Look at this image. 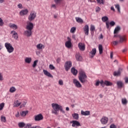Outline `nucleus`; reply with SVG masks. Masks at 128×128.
I'll list each match as a JSON object with an SVG mask.
<instances>
[{
	"label": "nucleus",
	"mask_w": 128,
	"mask_h": 128,
	"mask_svg": "<svg viewBox=\"0 0 128 128\" xmlns=\"http://www.w3.org/2000/svg\"><path fill=\"white\" fill-rule=\"evenodd\" d=\"M2 50V43H0V50Z\"/></svg>",
	"instance_id": "nucleus-60"
},
{
	"label": "nucleus",
	"mask_w": 128,
	"mask_h": 128,
	"mask_svg": "<svg viewBox=\"0 0 128 128\" xmlns=\"http://www.w3.org/2000/svg\"><path fill=\"white\" fill-rule=\"evenodd\" d=\"M122 102L123 104L126 106L128 104V100L126 98H123L122 99Z\"/></svg>",
	"instance_id": "nucleus-33"
},
{
	"label": "nucleus",
	"mask_w": 128,
	"mask_h": 128,
	"mask_svg": "<svg viewBox=\"0 0 128 128\" xmlns=\"http://www.w3.org/2000/svg\"><path fill=\"white\" fill-rule=\"evenodd\" d=\"M34 118L35 122H40V120H44V116H42V114L35 116Z\"/></svg>",
	"instance_id": "nucleus-10"
},
{
	"label": "nucleus",
	"mask_w": 128,
	"mask_h": 128,
	"mask_svg": "<svg viewBox=\"0 0 128 128\" xmlns=\"http://www.w3.org/2000/svg\"><path fill=\"white\" fill-rule=\"evenodd\" d=\"M4 103H2L0 104V110H2V108H4Z\"/></svg>",
	"instance_id": "nucleus-47"
},
{
	"label": "nucleus",
	"mask_w": 128,
	"mask_h": 128,
	"mask_svg": "<svg viewBox=\"0 0 128 128\" xmlns=\"http://www.w3.org/2000/svg\"><path fill=\"white\" fill-rule=\"evenodd\" d=\"M128 51L127 48H124V50H122V52H126Z\"/></svg>",
	"instance_id": "nucleus-62"
},
{
	"label": "nucleus",
	"mask_w": 128,
	"mask_h": 128,
	"mask_svg": "<svg viewBox=\"0 0 128 128\" xmlns=\"http://www.w3.org/2000/svg\"><path fill=\"white\" fill-rule=\"evenodd\" d=\"M24 128H42V127L39 126H32V124H28L25 126Z\"/></svg>",
	"instance_id": "nucleus-18"
},
{
	"label": "nucleus",
	"mask_w": 128,
	"mask_h": 128,
	"mask_svg": "<svg viewBox=\"0 0 128 128\" xmlns=\"http://www.w3.org/2000/svg\"><path fill=\"white\" fill-rule=\"evenodd\" d=\"M110 128H116V126L114 125V124H112L110 126Z\"/></svg>",
	"instance_id": "nucleus-54"
},
{
	"label": "nucleus",
	"mask_w": 128,
	"mask_h": 128,
	"mask_svg": "<svg viewBox=\"0 0 128 128\" xmlns=\"http://www.w3.org/2000/svg\"><path fill=\"white\" fill-rule=\"evenodd\" d=\"M84 30V34L86 36H88V32H90V28L88 27V25L86 24L84 26V28H83Z\"/></svg>",
	"instance_id": "nucleus-14"
},
{
	"label": "nucleus",
	"mask_w": 128,
	"mask_h": 128,
	"mask_svg": "<svg viewBox=\"0 0 128 128\" xmlns=\"http://www.w3.org/2000/svg\"><path fill=\"white\" fill-rule=\"evenodd\" d=\"M72 62L70 61H68L65 62V64L64 66V68H65V70H66V72H68V70H70V68H72Z\"/></svg>",
	"instance_id": "nucleus-6"
},
{
	"label": "nucleus",
	"mask_w": 128,
	"mask_h": 128,
	"mask_svg": "<svg viewBox=\"0 0 128 128\" xmlns=\"http://www.w3.org/2000/svg\"><path fill=\"white\" fill-rule=\"evenodd\" d=\"M28 113V111H22L20 112V116L24 118V116H26Z\"/></svg>",
	"instance_id": "nucleus-27"
},
{
	"label": "nucleus",
	"mask_w": 128,
	"mask_h": 128,
	"mask_svg": "<svg viewBox=\"0 0 128 128\" xmlns=\"http://www.w3.org/2000/svg\"><path fill=\"white\" fill-rule=\"evenodd\" d=\"M125 82H126V83L128 82V78H126L125 79Z\"/></svg>",
	"instance_id": "nucleus-64"
},
{
	"label": "nucleus",
	"mask_w": 128,
	"mask_h": 128,
	"mask_svg": "<svg viewBox=\"0 0 128 128\" xmlns=\"http://www.w3.org/2000/svg\"><path fill=\"white\" fill-rule=\"evenodd\" d=\"M102 20L103 22H106V28H110V23L108 22V18L106 16H103L102 18Z\"/></svg>",
	"instance_id": "nucleus-7"
},
{
	"label": "nucleus",
	"mask_w": 128,
	"mask_h": 128,
	"mask_svg": "<svg viewBox=\"0 0 128 128\" xmlns=\"http://www.w3.org/2000/svg\"><path fill=\"white\" fill-rule=\"evenodd\" d=\"M110 58H114V52H111L110 54Z\"/></svg>",
	"instance_id": "nucleus-58"
},
{
	"label": "nucleus",
	"mask_w": 128,
	"mask_h": 128,
	"mask_svg": "<svg viewBox=\"0 0 128 128\" xmlns=\"http://www.w3.org/2000/svg\"><path fill=\"white\" fill-rule=\"evenodd\" d=\"M81 114L82 116H90V111H86L81 110Z\"/></svg>",
	"instance_id": "nucleus-25"
},
{
	"label": "nucleus",
	"mask_w": 128,
	"mask_h": 128,
	"mask_svg": "<svg viewBox=\"0 0 128 128\" xmlns=\"http://www.w3.org/2000/svg\"><path fill=\"white\" fill-rule=\"evenodd\" d=\"M38 60H36L34 61L33 64L32 65V66L34 68L36 66L38 65Z\"/></svg>",
	"instance_id": "nucleus-40"
},
{
	"label": "nucleus",
	"mask_w": 128,
	"mask_h": 128,
	"mask_svg": "<svg viewBox=\"0 0 128 128\" xmlns=\"http://www.w3.org/2000/svg\"><path fill=\"white\" fill-rule=\"evenodd\" d=\"M73 84H74L75 86H76V88H80L82 86L80 82L76 79H73Z\"/></svg>",
	"instance_id": "nucleus-12"
},
{
	"label": "nucleus",
	"mask_w": 128,
	"mask_h": 128,
	"mask_svg": "<svg viewBox=\"0 0 128 128\" xmlns=\"http://www.w3.org/2000/svg\"><path fill=\"white\" fill-rule=\"evenodd\" d=\"M100 10V8L98 6H97L96 8V12H98Z\"/></svg>",
	"instance_id": "nucleus-52"
},
{
	"label": "nucleus",
	"mask_w": 128,
	"mask_h": 128,
	"mask_svg": "<svg viewBox=\"0 0 128 128\" xmlns=\"http://www.w3.org/2000/svg\"><path fill=\"white\" fill-rule=\"evenodd\" d=\"M24 62L26 64H30V62H32V58H26L24 60Z\"/></svg>",
	"instance_id": "nucleus-31"
},
{
	"label": "nucleus",
	"mask_w": 128,
	"mask_h": 128,
	"mask_svg": "<svg viewBox=\"0 0 128 128\" xmlns=\"http://www.w3.org/2000/svg\"><path fill=\"white\" fill-rule=\"evenodd\" d=\"M76 60H78V62H80L82 60V57L80 56V54H78L76 55Z\"/></svg>",
	"instance_id": "nucleus-28"
},
{
	"label": "nucleus",
	"mask_w": 128,
	"mask_h": 128,
	"mask_svg": "<svg viewBox=\"0 0 128 128\" xmlns=\"http://www.w3.org/2000/svg\"><path fill=\"white\" fill-rule=\"evenodd\" d=\"M52 112L54 114H58V112L60 110L62 114H66L62 106L58 104L52 103Z\"/></svg>",
	"instance_id": "nucleus-1"
},
{
	"label": "nucleus",
	"mask_w": 128,
	"mask_h": 128,
	"mask_svg": "<svg viewBox=\"0 0 128 128\" xmlns=\"http://www.w3.org/2000/svg\"><path fill=\"white\" fill-rule=\"evenodd\" d=\"M114 76H120L121 73L120 72H119L118 70V71H115L114 74H113Z\"/></svg>",
	"instance_id": "nucleus-35"
},
{
	"label": "nucleus",
	"mask_w": 128,
	"mask_h": 128,
	"mask_svg": "<svg viewBox=\"0 0 128 128\" xmlns=\"http://www.w3.org/2000/svg\"><path fill=\"white\" fill-rule=\"evenodd\" d=\"M0 80H4V78L2 77V75L0 72Z\"/></svg>",
	"instance_id": "nucleus-57"
},
{
	"label": "nucleus",
	"mask_w": 128,
	"mask_h": 128,
	"mask_svg": "<svg viewBox=\"0 0 128 128\" xmlns=\"http://www.w3.org/2000/svg\"><path fill=\"white\" fill-rule=\"evenodd\" d=\"M18 126L19 128H24V126L26 124H24V122H20L18 123Z\"/></svg>",
	"instance_id": "nucleus-43"
},
{
	"label": "nucleus",
	"mask_w": 128,
	"mask_h": 128,
	"mask_svg": "<svg viewBox=\"0 0 128 128\" xmlns=\"http://www.w3.org/2000/svg\"><path fill=\"white\" fill-rule=\"evenodd\" d=\"M10 34H12V38H14V40H18V32H16L14 30L10 32Z\"/></svg>",
	"instance_id": "nucleus-13"
},
{
	"label": "nucleus",
	"mask_w": 128,
	"mask_h": 128,
	"mask_svg": "<svg viewBox=\"0 0 128 128\" xmlns=\"http://www.w3.org/2000/svg\"><path fill=\"white\" fill-rule=\"evenodd\" d=\"M110 10H113V12H114V6H112L110 8Z\"/></svg>",
	"instance_id": "nucleus-63"
},
{
	"label": "nucleus",
	"mask_w": 128,
	"mask_h": 128,
	"mask_svg": "<svg viewBox=\"0 0 128 128\" xmlns=\"http://www.w3.org/2000/svg\"><path fill=\"white\" fill-rule=\"evenodd\" d=\"M104 84H106L107 86H112V83L110 81L105 80L104 82Z\"/></svg>",
	"instance_id": "nucleus-32"
},
{
	"label": "nucleus",
	"mask_w": 128,
	"mask_h": 128,
	"mask_svg": "<svg viewBox=\"0 0 128 128\" xmlns=\"http://www.w3.org/2000/svg\"><path fill=\"white\" fill-rule=\"evenodd\" d=\"M16 91V87L14 86H12L10 89V92L12 93H14Z\"/></svg>",
	"instance_id": "nucleus-36"
},
{
	"label": "nucleus",
	"mask_w": 128,
	"mask_h": 128,
	"mask_svg": "<svg viewBox=\"0 0 128 128\" xmlns=\"http://www.w3.org/2000/svg\"><path fill=\"white\" fill-rule=\"evenodd\" d=\"M116 84L118 88H122V86H124V83L122 81H118L116 82Z\"/></svg>",
	"instance_id": "nucleus-21"
},
{
	"label": "nucleus",
	"mask_w": 128,
	"mask_h": 128,
	"mask_svg": "<svg viewBox=\"0 0 128 128\" xmlns=\"http://www.w3.org/2000/svg\"><path fill=\"white\" fill-rule=\"evenodd\" d=\"M109 24H110V26H114L116 24V22H114V21H112L109 23Z\"/></svg>",
	"instance_id": "nucleus-51"
},
{
	"label": "nucleus",
	"mask_w": 128,
	"mask_h": 128,
	"mask_svg": "<svg viewBox=\"0 0 128 128\" xmlns=\"http://www.w3.org/2000/svg\"><path fill=\"white\" fill-rule=\"evenodd\" d=\"M28 14V9L23 10L20 12V16H26Z\"/></svg>",
	"instance_id": "nucleus-17"
},
{
	"label": "nucleus",
	"mask_w": 128,
	"mask_h": 128,
	"mask_svg": "<svg viewBox=\"0 0 128 128\" xmlns=\"http://www.w3.org/2000/svg\"><path fill=\"white\" fill-rule=\"evenodd\" d=\"M118 38H119L118 42L120 44H124V42H126V36L118 35Z\"/></svg>",
	"instance_id": "nucleus-5"
},
{
	"label": "nucleus",
	"mask_w": 128,
	"mask_h": 128,
	"mask_svg": "<svg viewBox=\"0 0 128 128\" xmlns=\"http://www.w3.org/2000/svg\"><path fill=\"white\" fill-rule=\"evenodd\" d=\"M37 50H42V48H44V45L42 44H38L36 46Z\"/></svg>",
	"instance_id": "nucleus-23"
},
{
	"label": "nucleus",
	"mask_w": 128,
	"mask_h": 128,
	"mask_svg": "<svg viewBox=\"0 0 128 128\" xmlns=\"http://www.w3.org/2000/svg\"><path fill=\"white\" fill-rule=\"evenodd\" d=\"M100 38L101 40H102L104 38V36H102V34H100Z\"/></svg>",
	"instance_id": "nucleus-61"
},
{
	"label": "nucleus",
	"mask_w": 128,
	"mask_h": 128,
	"mask_svg": "<svg viewBox=\"0 0 128 128\" xmlns=\"http://www.w3.org/2000/svg\"><path fill=\"white\" fill-rule=\"evenodd\" d=\"M22 104V102H20L18 100H16L14 102V108H18Z\"/></svg>",
	"instance_id": "nucleus-19"
},
{
	"label": "nucleus",
	"mask_w": 128,
	"mask_h": 128,
	"mask_svg": "<svg viewBox=\"0 0 128 128\" xmlns=\"http://www.w3.org/2000/svg\"><path fill=\"white\" fill-rule=\"evenodd\" d=\"M0 120H1V122H6V116H0Z\"/></svg>",
	"instance_id": "nucleus-38"
},
{
	"label": "nucleus",
	"mask_w": 128,
	"mask_h": 128,
	"mask_svg": "<svg viewBox=\"0 0 128 128\" xmlns=\"http://www.w3.org/2000/svg\"><path fill=\"white\" fill-rule=\"evenodd\" d=\"M116 8L118 10V12H120V4H116Z\"/></svg>",
	"instance_id": "nucleus-45"
},
{
	"label": "nucleus",
	"mask_w": 128,
	"mask_h": 128,
	"mask_svg": "<svg viewBox=\"0 0 128 128\" xmlns=\"http://www.w3.org/2000/svg\"><path fill=\"white\" fill-rule=\"evenodd\" d=\"M16 118H20V112H17V114L15 115Z\"/></svg>",
	"instance_id": "nucleus-55"
},
{
	"label": "nucleus",
	"mask_w": 128,
	"mask_h": 128,
	"mask_svg": "<svg viewBox=\"0 0 128 128\" xmlns=\"http://www.w3.org/2000/svg\"><path fill=\"white\" fill-rule=\"evenodd\" d=\"M112 44H113V46H118V44L120 43L119 41H113L112 42Z\"/></svg>",
	"instance_id": "nucleus-44"
},
{
	"label": "nucleus",
	"mask_w": 128,
	"mask_h": 128,
	"mask_svg": "<svg viewBox=\"0 0 128 128\" xmlns=\"http://www.w3.org/2000/svg\"><path fill=\"white\" fill-rule=\"evenodd\" d=\"M4 46L7 50L9 54H12V52H14V48H13L12 45L10 44V43L6 42L4 44Z\"/></svg>",
	"instance_id": "nucleus-4"
},
{
	"label": "nucleus",
	"mask_w": 128,
	"mask_h": 128,
	"mask_svg": "<svg viewBox=\"0 0 128 128\" xmlns=\"http://www.w3.org/2000/svg\"><path fill=\"white\" fill-rule=\"evenodd\" d=\"M70 124H72V126L73 128H77V126H81L80 123L78 120H72L70 122Z\"/></svg>",
	"instance_id": "nucleus-11"
},
{
	"label": "nucleus",
	"mask_w": 128,
	"mask_h": 128,
	"mask_svg": "<svg viewBox=\"0 0 128 128\" xmlns=\"http://www.w3.org/2000/svg\"><path fill=\"white\" fill-rule=\"evenodd\" d=\"M122 70H124V66H121L118 69V71L119 72H122Z\"/></svg>",
	"instance_id": "nucleus-41"
},
{
	"label": "nucleus",
	"mask_w": 128,
	"mask_h": 128,
	"mask_svg": "<svg viewBox=\"0 0 128 128\" xmlns=\"http://www.w3.org/2000/svg\"><path fill=\"white\" fill-rule=\"evenodd\" d=\"M43 72L45 76H48L49 78H52V76L48 70H43Z\"/></svg>",
	"instance_id": "nucleus-20"
},
{
	"label": "nucleus",
	"mask_w": 128,
	"mask_h": 128,
	"mask_svg": "<svg viewBox=\"0 0 128 128\" xmlns=\"http://www.w3.org/2000/svg\"><path fill=\"white\" fill-rule=\"evenodd\" d=\"M98 4H104V0H96Z\"/></svg>",
	"instance_id": "nucleus-46"
},
{
	"label": "nucleus",
	"mask_w": 128,
	"mask_h": 128,
	"mask_svg": "<svg viewBox=\"0 0 128 128\" xmlns=\"http://www.w3.org/2000/svg\"><path fill=\"white\" fill-rule=\"evenodd\" d=\"M76 27H72L70 30V32L72 34H74V33L76 32Z\"/></svg>",
	"instance_id": "nucleus-42"
},
{
	"label": "nucleus",
	"mask_w": 128,
	"mask_h": 128,
	"mask_svg": "<svg viewBox=\"0 0 128 128\" xmlns=\"http://www.w3.org/2000/svg\"><path fill=\"white\" fill-rule=\"evenodd\" d=\"M100 81H98L96 84V86H100Z\"/></svg>",
	"instance_id": "nucleus-59"
},
{
	"label": "nucleus",
	"mask_w": 128,
	"mask_h": 128,
	"mask_svg": "<svg viewBox=\"0 0 128 128\" xmlns=\"http://www.w3.org/2000/svg\"><path fill=\"white\" fill-rule=\"evenodd\" d=\"M72 116L74 118V119L76 120H78V118H80V116H78V114L77 113L72 114Z\"/></svg>",
	"instance_id": "nucleus-26"
},
{
	"label": "nucleus",
	"mask_w": 128,
	"mask_h": 128,
	"mask_svg": "<svg viewBox=\"0 0 128 128\" xmlns=\"http://www.w3.org/2000/svg\"><path fill=\"white\" fill-rule=\"evenodd\" d=\"M76 20L77 22H78L79 24H82V22H84L82 19L80 18L76 17Z\"/></svg>",
	"instance_id": "nucleus-34"
},
{
	"label": "nucleus",
	"mask_w": 128,
	"mask_h": 128,
	"mask_svg": "<svg viewBox=\"0 0 128 128\" xmlns=\"http://www.w3.org/2000/svg\"><path fill=\"white\" fill-rule=\"evenodd\" d=\"M79 74L80 76H78V79L80 82H82V84H84V82H86V78L88 76L82 69H80L79 70Z\"/></svg>",
	"instance_id": "nucleus-2"
},
{
	"label": "nucleus",
	"mask_w": 128,
	"mask_h": 128,
	"mask_svg": "<svg viewBox=\"0 0 128 128\" xmlns=\"http://www.w3.org/2000/svg\"><path fill=\"white\" fill-rule=\"evenodd\" d=\"M9 26L10 28H13V30H16V28H18V26L16 24H9Z\"/></svg>",
	"instance_id": "nucleus-29"
},
{
	"label": "nucleus",
	"mask_w": 128,
	"mask_h": 128,
	"mask_svg": "<svg viewBox=\"0 0 128 128\" xmlns=\"http://www.w3.org/2000/svg\"><path fill=\"white\" fill-rule=\"evenodd\" d=\"M58 84H59L60 86H63V85H64V81H62V80H59V81H58Z\"/></svg>",
	"instance_id": "nucleus-50"
},
{
	"label": "nucleus",
	"mask_w": 128,
	"mask_h": 128,
	"mask_svg": "<svg viewBox=\"0 0 128 128\" xmlns=\"http://www.w3.org/2000/svg\"><path fill=\"white\" fill-rule=\"evenodd\" d=\"M49 68H50L51 70H54V68H54V65H52V64H50V66H49Z\"/></svg>",
	"instance_id": "nucleus-49"
},
{
	"label": "nucleus",
	"mask_w": 128,
	"mask_h": 128,
	"mask_svg": "<svg viewBox=\"0 0 128 128\" xmlns=\"http://www.w3.org/2000/svg\"><path fill=\"white\" fill-rule=\"evenodd\" d=\"M4 21L2 20V19L0 18V26H4Z\"/></svg>",
	"instance_id": "nucleus-48"
},
{
	"label": "nucleus",
	"mask_w": 128,
	"mask_h": 128,
	"mask_svg": "<svg viewBox=\"0 0 128 128\" xmlns=\"http://www.w3.org/2000/svg\"><path fill=\"white\" fill-rule=\"evenodd\" d=\"M18 8H20V10H22V4H19L18 5Z\"/></svg>",
	"instance_id": "nucleus-53"
},
{
	"label": "nucleus",
	"mask_w": 128,
	"mask_h": 128,
	"mask_svg": "<svg viewBox=\"0 0 128 128\" xmlns=\"http://www.w3.org/2000/svg\"><path fill=\"white\" fill-rule=\"evenodd\" d=\"M36 17V13L33 11L30 12L28 18L30 22H32V20H34Z\"/></svg>",
	"instance_id": "nucleus-8"
},
{
	"label": "nucleus",
	"mask_w": 128,
	"mask_h": 128,
	"mask_svg": "<svg viewBox=\"0 0 128 128\" xmlns=\"http://www.w3.org/2000/svg\"><path fill=\"white\" fill-rule=\"evenodd\" d=\"M108 118L107 117H103L100 120V122L102 124H108Z\"/></svg>",
	"instance_id": "nucleus-16"
},
{
	"label": "nucleus",
	"mask_w": 128,
	"mask_h": 128,
	"mask_svg": "<svg viewBox=\"0 0 128 128\" xmlns=\"http://www.w3.org/2000/svg\"><path fill=\"white\" fill-rule=\"evenodd\" d=\"M120 30V26H117L114 30V34H118Z\"/></svg>",
	"instance_id": "nucleus-30"
},
{
	"label": "nucleus",
	"mask_w": 128,
	"mask_h": 128,
	"mask_svg": "<svg viewBox=\"0 0 128 128\" xmlns=\"http://www.w3.org/2000/svg\"><path fill=\"white\" fill-rule=\"evenodd\" d=\"M98 50H99L100 54H102V44H99Z\"/></svg>",
	"instance_id": "nucleus-37"
},
{
	"label": "nucleus",
	"mask_w": 128,
	"mask_h": 128,
	"mask_svg": "<svg viewBox=\"0 0 128 128\" xmlns=\"http://www.w3.org/2000/svg\"><path fill=\"white\" fill-rule=\"evenodd\" d=\"M32 28H34V24L32 22L29 23V24L26 26V30H26L24 32V36H30L32 34Z\"/></svg>",
	"instance_id": "nucleus-3"
},
{
	"label": "nucleus",
	"mask_w": 128,
	"mask_h": 128,
	"mask_svg": "<svg viewBox=\"0 0 128 128\" xmlns=\"http://www.w3.org/2000/svg\"><path fill=\"white\" fill-rule=\"evenodd\" d=\"M68 40L65 42V46L68 48H72V39L70 37L67 38Z\"/></svg>",
	"instance_id": "nucleus-9"
},
{
	"label": "nucleus",
	"mask_w": 128,
	"mask_h": 128,
	"mask_svg": "<svg viewBox=\"0 0 128 128\" xmlns=\"http://www.w3.org/2000/svg\"><path fill=\"white\" fill-rule=\"evenodd\" d=\"M71 72L74 74V76H76V74H78V70H76L74 68H71Z\"/></svg>",
	"instance_id": "nucleus-24"
},
{
	"label": "nucleus",
	"mask_w": 128,
	"mask_h": 128,
	"mask_svg": "<svg viewBox=\"0 0 128 128\" xmlns=\"http://www.w3.org/2000/svg\"><path fill=\"white\" fill-rule=\"evenodd\" d=\"M90 30L92 32H94V30H96V27H94V25L90 26Z\"/></svg>",
	"instance_id": "nucleus-39"
},
{
	"label": "nucleus",
	"mask_w": 128,
	"mask_h": 128,
	"mask_svg": "<svg viewBox=\"0 0 128 128\" xmlns=\"http://www.w3.org/2000/svg\"><path fill=\"white\" fill-rule=\"evenodd\" d=\"M90 54H91L92 56H91V58H94V56H96V49L93 48L92 50L90 52Z\"/></svg>",
	"instance_id": "nucleus-22"
},
{
	"label": "nucleus",
	"mask_w": 128,
	"mask_h": 128,
	"mask_svg": "<svg viewBox=\"0 0 128 128\" xmlns=\"http://www.w3.org/2000/svg\"><path fill=\"white\" fill-rule=\"evenodd\" d=\"M78 48L80 50H82V52H84V50H86V46H84V44L80 42L78 44Z\"/></svg>",
	"instance_id": "nucleus-15"
},
{
	"label": "nucleus",
	"mask_w": 128,
	"mask_h": 128,
	"mask_svg": "<svg viewBox=\"0 0 128 128\" xmlns=\"http://www.w3.org/2000/svg\"><path fill=\"white\" fill-rule=\"evenodd\" d=\"M54 2L56 4H60V2H62V0H54Z\"/></svg>",
	"instance_id": "nucleus-56"
}]
</instances>
